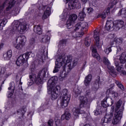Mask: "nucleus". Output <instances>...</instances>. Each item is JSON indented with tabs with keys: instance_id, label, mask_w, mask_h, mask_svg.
<instances>
[{
	"instance_id": "nucleus-5",
	"label": "nucleus",
	"mask_w": 126,
	"mask_h": 126,
	"mask_svg": "<svg viewBox=\"0 0 126 126\" xmlns=\"http://www.w3.org/2000/svg\"><path fill=\"white\" fill-rule=\"evenodd\" d=\"M61 94V105L62 108L67 107V105H68L70 100V95H69L68 91L66 89H63Z\"/></svg>"
},
{
	"instance_id": "nucleus-38",
	"label": "nucleus",
	"mask_w": 126,
	"mask_h": 126,
	"mask_svg": "<svg viewBox=\"0 0 126 126\" xmlns=\"http://www.w3.org/2000/svg\"><path fill=\"white\" fill-rule=\"evenodd\" d=\"M36 44V42L35 41V38H32L30 40V45L31 48H34L35 47V45Z\"/></svg>"
},
{
	"instance_id": "nucleus-57",
	"label": "nucleus",
	"mask_w": 126,
	"mask_h": 126,
	"mask_svg": "<svg viewBox=\"0 0 126 126\" xmlns=\"http://www.w3.org/2000/svg\"><path fill=\"white\" fill-rule=\"evenodd\" d=\"M110 92H111V89H109L106 91V94L109 95L110 94Z\"/></svg>"
},
{
	"instance_id": "nucleus-1",
	"label": "nucleus",
	"mask_w": 126,
	"mask_h": 126,
	"mask_svg": "<svg viewBox=\"0 0 126 126\" xmlns=\"http://www.w3.org/2000/svg\"><path fill=\"white\" fill-rule=\"evenodd\" d=\"M57 83H58V77L56 76L50 78L47 83L48 94H51L52 100H56L60 95L61 87L57 85Z\"/></svg>"
},
{
	"instance_id": "nucleus-7",
	"label": "nucleus",
	"mask_w": 126,
	"mask_h": 126,
	"mask_svg": "<svg viewBox=\"0 0 126 126\" xmlns=\"http://www.w3.org/2000/svg\"><path fill=\"white\" fill-rule=\"evenodd\" d=\"M64 1L66 2V3H68L69 9H74V8H80V3L78 1V0H64Z\"/></svg>"
},
{
	"instance_id": "nucleus-12",
	"label": "nucleus",
	"mask_w": 126,
	"mask_h": 126,
	"mask_svg": "<svg viewBox=\"0 0 126 126\" xmlns=\"http://www.w3.org/2000/svg\"><path fill=\"white\" fill-rule=\"evenodd\" d=\"M114 63L115 66H116V69L118 72H120V74H124L126 75V71L124 70V67H123V65H120V62H119L118 59H114Z\"/></svg>"
},
{
	"instance_id": "nucleus-16",
	"label": "nucleus",
	"mask_w": 126,
	"mask_h": 126,
	"mask_svg": "<svg viewBox=\"0 0 126 126\" xmlns=\"http://www.w3.org/2000/svg\"><path fill=\"white\" fill-rule=\"evenodd\" d=\"M113 119V114L110 113L109 114H106L104 118L101 120V125L102 126H106V124L110 123L112 119Z\"/></svg>"
},
{
	"instance_id": "nucleus-28",
	"label": "nucleus",
	"mask_w": 126,
	"mask_h": 126,
	"mask_svg": "<svg viewBox=\"0 0 126 126\" xmlns=\"http://www.w3.org/2000/svg\"><path fill=\"white\" fill-rule=\"evenodd\" d=\"M99 82H100V77H97L93 86V89L94 90V91L99 89Z\"/></svg>"
},
{
	"instance_id": "nucleus-37",
	"label": "nucleus",
	"mask_w": 126,
	"mask_h": 126,
	"mask_svg": "<svg viewBox=\"0 0 126 126\" xmlns=\"http://www.w3.org/2000/svg\"><path fill=\"white\" fill-rule=\"evenodd\" d=\"M101 113V107L100 106H97L96 109L94 111V115L95 116H98V115H100Z\"/></svg>"
},
{
	"instance_id": "nucleus-54",
	"label": "nucleus",
	"mask_w": 126,
	"mask_h": 126,
	"mask_svg": "<svg viewBox=\"0 0 126 126\" xmlns=\"http://www.w3.org/2000/svg\"><path fill=\"white\" fill-rule=\"evenodd\" d=\"M111 48H112V47H110L108 48V49H106L105 51H107L108 53H110V52H112Z\"/></svg>"
},
{
	"instance_id": "nucleus-21",
	"label": "nucleus",
	"mask_w": 126,
	"mask_h": 126,
	"mask_svg": "<svg viewBox=\"0 0 126 126\" xmlns=\"http://www.w3.org/2000/svg\"><path fill=\"white\" fill-rule=\"evenodd\" d=\"M12 57V51L11 50H9L7 52L3 55L4 61H9Z\"/></svg>"
},
{
	"instance_id": "nucleus-33",
	"label": "nucleus",
	"mask_w": 126,
	"mask_h": 126,
	"mask_svg": "<svg viewBox=\"0 0 126 126\" xmlns=\"http://www.w3.org/2000/svg\"><path fill=\"white\" fill-rule=\"evenodd\" d=\"M80 109H79V108H74L73 109V112L74 116H75V119H77V118H78V115L80 114Z\"/></svg>"
},
{
	"instance_id": "nucleus-40",
	"label": "nucleus",
	"mask_w": 126,
	"mask_h": 126,
	"mask_svg": "<svg viewBox=\"0 0 126 126\" xmlns=\"http://www.w3.org/2000/svg\"><path fill=\"white\" fill-rule=\"evenodd\" d=\"M91 43V39L88 37H86L85 41V45L87 47H89L90 46V43Z\"/></svg>"
},
{
	"instance_id": "nucleus-43",
	"label": "nucleus",
	"mask_w": 126,
	"mask_h": 126,
	"mask_svg": "<svg viewBox=\"0 0 126 126\" xmlns=\"http://www.w3.org/2000/svg\"><path fill=\"white\" fill-rule=\"evenodd\" d=\"M67 74H68V72H66L65 71H63L61 74V77L62 78H65L66 76H67Z\"/></svg>"
},
{
	"instance_id": "nucleus-48",
	"label": "nucleus",
	"mask_w": 126,
	"mask_h": 126,
	"mask_svg": "<svg viewBox=\"0 0 126 126\" xmlns=\"http://www.w3.org/2000/svg\"><path fill=\"white\" fill-rule=\"evenodd\" d=\"M87 10H88V13H89L90 14L92 13V12H93L94 10V9H93V8H92V7L87 8Z\"/></svg>"
},
{
	"instance_id": "nucleus-17",
	"label": "nucleus",
	"mask_w": 126,
	"mask_h": 126,
	"mask_svg": "<svg viewBox=\"0 0 126 126\" xmlns=\"http://www.w3.org/2000/svg\"><path fill=\"white\" fill-rule=\"evenodd\" d=\"M105 28L106 30H107V31H113V30H116L114 22H113V21H107L106 22Z\"/></svg>"
},
{
	"instance_id": "nucleus-2",
	"label": "nucleus",
	"mask_w": 126,
	"mask_h": 126,
	"mask_svg": "<svg viewBox=\"0 0 126 126\" xmlns=\"http://www.w3.org/2000/svg\"><path fill=\"white\" fill-rule=\"evenodd\" d=\"M122 104H123L122 100L118 101L116 104L115 112L112 120V124L113 125H117L123 118V112H124L125 107L124 105H122Z\"/></svg>"
},
{
	"instance_id": "nucleus-13",
	"label": "nucleus",
	"mask_w": 126,
	"mask_h": 126,
	"mask_svg": "<svg viewBox=\"0 0 126 126\" xmlns=\"http://www.w3.org/2000/svg\"><path fill=\"white\" fill-rule=\"evenodd\" d=\"M77 19V15L76 14L71 15L69 18V20L67 21V26L66 28L67 29H71V31L72 30V26L71 24L74 23V21Z\"/></svg>"
},
{
	"instance_id": "nucleus-52",
	"label": "nucleus",
	"mask_w": 126,
	"mask_h": 126,
	"mask_svg": "<svg viewBox=\"0 0 126 126\" xmlns=\"http://www.w3.org/2000/svg\"><path fill=\"white\" fill-rule=\"evenodd\" d=\"M48 125L49 126H53V120H50L48 122Z\"/></svg>"
},
{
	"instance_id": "nucleus-30",
	"label": "nucleus",
	"mask_w": 126,
	"mask_h": 126,
	"mask_svg": "<svg viewBox=\"0 0 126 126\" xmlns=\"http://www.w3.org/2000/svg\"><path fill=\"white\" fill-rule=\"evenodd\" d=\"M50 41V36L45 35H42L40 38V42L41 43H48Z\"/></svg>"
},
{
	"instance_id": "nucleus-27",
	"label": "nucleus",
	"mask_w": 126,
	"mask_h": 126,
	"mask_svg": "<svg viewBox=\"0 0 126 126\" xmlns=\"http://www.w3.org/2000/svg\"><path fill=\"white\" fill-rule=\"evenodd\" d=\"M92 79V75L91 74L88 75L84 80V84L85 86H88L89 85V83H90V81Z\"/></svg>"
},
{
	"instance_id": "nucleus-10",
	"label": "nucleus",
	"mask_w": 126,
	"mask_h": 126,
	"mask_svg": "<svg viewBox=\"0 0 126 126\" xmlns=\"http://www.w3.org/2000/svg\"><path fill=\"white\" fill-rule=\"evenodd\" d=\"M15 4V0H6L4 3L0 6V10H2L4 8V6L7 4L8 7L6 8V11L8 12Z\"/></svg>"
},
{
	"instance_id": "nucleus-9",
	"label": "nucleus",
	"mask_w": 126,
	"mask_h": 126,
	"mask_svg": "<svg viewBox=\"0 0 126 126\" xmlns=\"http://www.w3.org/2000/svg\"><path fill=\"white\" fill-rule=\"evenodd\" d=\"M71 61H72V57L70 56V55H68L65 57L60 56L57 59V61L62 63V65L64 67H65V66L67 64V63H71Z\"/></svg>"
},
{
	"instance_id": "nucleus-53",
	"label": "nucleus",
	"mask_w": 126,
	"mask_h": 126,
	"mask_svg": "<svg viewBox=\"0 0 126 126\" xmlns=\"http://www.w3.org/2000/svg\"><path fill=\"white\" fill-rule=\"evenodd\" d=\"M89 95H90V90L88 89L86 91V96H88Z\"/></svg>"
},
{
	"instance_id": "nucleus-45",
	"label": "nucleus",
	"mask_w": 126,
	"mask_h": 126,
	"mask_svg": "<svg viewBox=\"0 0 126 126\" xmlns=\"http://www.w3.org/2000/svg\"><path fill=\"white\" fill-rule=\"evenodd\" d=\"M110 72L111 73V75H114L115 76L117 75V72L115 71V68L114 67H111L110 68Z\"/></svg>"
},
{
	"instance_id": "nucleus-20",
	"label": "nucleus",
	"mask_w": 126,
	"mask_h": 126,
	"mask_svg": "<svg viewBox=\"0 0 126 126\" xmlns=\"http://www.w3.org/2000/svg\"><path fill=\"white\" fill-rule=\"evenodd\" d=\"M92 56L94 58H95L98 62H102V59L100 58V55L97 53V49L93 48L92 49Z\"/></svg>"
},
{
	"instance_id": "nucleus-25",
	"label": "nucleus",
	"mask_w": 126,
	"mask_h": 126,
	"mask_svg": "<svg viewBox=\"0 0 126 126\" xmlns=\"http://www.w3.org/2000/svg\"><path fill=\"white\" fill-rule=\"evenodd\" d=\"M57 62H55V67L53 70V73H56L59 71V69L63 65V63H61L60 62H58V59H57Z\"/></svg>"
},
{
	"instance_id": "nucleus-41",
	"label": "nucleus",
	"mask_w": 126,
	"mask_h": 126,
	"mask_svg": "<svg viewBox=\"0 0 126 126\" xmlns=\"http://www.w3.org/2000/svg\"><path fill=\"white\" fill-rule=\"evenodd\" d=\"M103 63H104L105 64H106L107 65H109V64H111L110 61H109L108 58H107V57H103Z\"/></svg>"
},
{
	"instance_id": "nucleus-60",
	"label": "nucleus",
	"mask_w": 126,
	"mask_h": 126,
	"mask_svg": "<svg viewBox=\"0 0 126 126\" xmlns=\"http://www.w3.org/2000/svg\"><path fill=\"white\" fill-rule=\"evenodd\" d=\"M114 86H115V84H112L110 85V87L111 88V89H112V88H113V87H114Z\"/></svg>"
},
{
	"instance_id": "nucleus-6",
	"label": "nucleus",
	"mask_w": 126,
	"mask_h": 126,
	"mask_svg": "<svg viewBox=\"0 0 126 126\" xmlns=\"http://www.w3.org/2000/svg\"><path fill=\"white\" fill-rule=\"evenodd\" d=\"M31 55H32V57H34V54L32 53V52H27L23 55H20L16 62L17 65L19 66L22 65L24 63H26Z\"/></svg>"
},
{
	"instance_id": "nucleus-26",
	"label": "nucleus",
	"mask_w": 126,
	"mask_h": 126,
	"mask_svg": "<svg viewBox=\"0 0 126 126\" xmlns=\"http://www.w3.org/2000/svg\"><path fill=\"white\" fill-rule=\"evenodd\" d=\"M33 31L38 35H41L42 34V28L40 25H37L34 26Z\"/></svg>"
},
{
	"instance_id": "nucleus-11",
	"label": "nucleus",
	"mask_w": 126,
	"mask_h": 126,
	"mask_svg": "<svg viewBox=\"0 0 126 126\" xmlns=\"http://www.w3.org/2000/svg\"><path fill=\"white\" fill-rule=\"evenodd\" d=\"M25 40H26V38L24 36H20L16 38V42L18 43L17 44H14V47L17 50H21L23 47V42Z\"/></svg>"
},
{
	"instance_id": "nucleus-14",
	"label": "nucleus",
	"mask_w": 126,
	"mask_h": 126,
	"mask_svg": "<svg viewBox=\"0 0 126 126\" xmlns=\"http://www.w3.org/2000/svg\"><path fill=\"white\" fill-rule=\"evenodd\" d=\"M113 103L114 101H113L112 98L106 96L101 102V105L103 108H107L109 107V106H112Z\"/></svg>"
},
{
	"instance_id": "nucleus-62",
	"label": "nucleus",
	"mask_w": 126,
	"mask_h": 126,
	"mask_svg": "<svg viewBox=\"0 0 126 126\" xmlns=\"http://www.w3.org/2000/svg\"><path fill=\"white\" fill-rule=\"evenodd\" d=\"M84 126H91L90 124H86Z\"/></svg>"
},
{
	"instance_id": "nucleus-18",
	"label": "nucleus",
	"mask_w": 126,
	"mask_h": 126,
	"mask_svg": "<svg viewBox=\"0 0 126 126\" xmlns=\"http://www.w3.org/2000/svg\"><path fill=\"white\" fill-rule=\"evenodd\" d=\"M114 22V27H115V30L118 31L120 30L121 28L124 27L125 22L123 20H118Z\"/></svg>"
},
{
	"instance_id": "nucleus-29",
	"label": "nucleus",
	"mask_w": 126,
	"mask_h": 126,
	"mask_svg": "<svg viewBox=\"0 0 126 126\" xmlns=\"http://www.w3.org/2000/svg\"><path fill=\"white\" fill-rule=\"evenodd\" d=\"M8 90H11V92L8 94V97L11 98V96L13 95V93H14V85L13 84L12 85L11 84H10Z\"/></svg>"
},
{
	"instance_id": "nucleus-51",
	"label": "nucleus",
	"mask_w": 126,
	"mask_h": 126,
	"mask_svg": "<svg viewBox=\"0 0 126 126\" xmlns=\"http://www.w3.org/2000/svg\"><path fill=\"white\" fill-rule=\"evenodd\" d=\"M80 114H84V116H85V117H86L87 116V114H86V113H85V111H84V110H80Z\"/></svg>"
},
{
	"instance_id": "nucleus-47",
	"label": "nucleus",
	"mask_w": 126,
	"mask_h": 126,
	"mask_svg": "<svg viewBox=\"0 0 126 126\" xmlns=\"http://www.w3.org/2000/svg\"><path fill=\"white\" fill-rule=\"evenodd\" d=\"M83 34H84L83 32H78L76 33V36L78 37H82L83 36Z\"/></svg>"
},
{
	"instance_id": "nucleus-39",
	"label": "nucleus",
	"mask_w": 126,
	"mask_h": 126,
	"mask_svg": "<svg viewBox=\"0 0 126 126\" xmlns=\"http://www.w3.org/2000/svg\"><path fill=\"white\" fill-rule=\"evenodd\" d=\"M79 29H81V30H82L81 28V25H80V23H78L75 26L74 29H73V31H78Z\"/></svg>"
},
{
	"instance_id": "nucleus-36",
	"label": "nucleus",
	"mask_w": 126,
	"mask_h": 126,
	"mask_svg": "<svg viewBox=\"0 0 126 126\" xmlns=\"http://www.w3.org/2000/svg\"><path fill=\"white\" fill-rule=\"evenodd\" d=\"M86 16V14L84 12L79 13V20L80 21H83L84 20V17Z\"/></svg>"
},
{
	"instance_id": "nucleus-35",
	"label": "nucleus",
	"mask_w": 126,
	"mask_h": 126,
	"mask_svg": "<svg viewBox=\"0 0 126 126\" xmlns=\"http://www.w3.org/2000/svg\"><path fill=\"white\" fill-rule=\"evenodd\" d=\"M115 83L122 91H125V87L122 84V83L120 82L119 81H116Z\"/></svg>"
},
{
	"instance_id": "nucleus-56",
	"label": "nucleus",
	"mask_w": 126,
	"mask_h": 126,
	"mask_svg": "<svg viewBox=\"0 0 126 126\" xmlns=\"http://www.w3.org/2000/svg\"><path fill=\"white\" fill-rule=\"evenodd\" d=\"M117 54H118V53H119V51H121V50L122 49V48H121L120 46H118L117 47Z\"/></svg>"
},
{
	"instance_id": "nucleus-46",
	"label": "nucleus",
	"mask_w": 126,
	"mask_h": 126,
	"mask_svg": "<svg viewBox=\"0 0 126 126\" xmlns=\"http://www.w3.org/2000/svg\"><path fill=\"white\" fill-rule=\"evenodd\" d=\"M55 125L56 126H62V121L60 120H57L55 121Z\"/></svg>"
},
{
	"instance_id": "nucleus-42",
	"label": "nucleus",
	"mask_w": 126,
	"mask_h": 126,
	"mask_svg": "<svg viewBox=\"0 0 126 126\" xmlns=\"http://www.w3.org/2000/svg\"><path fill=\"white\" fill-rule=\"evenodd\" d=\"M82 92V90L79 89V88H77L75 91V94L76 97H78L79 95H80Z\"/></svg>"
},
{
	"instance_id": "nucleus-8",
	"label": "nucleus",
	"mask_w": 126,
	"mask_h": 126,
	"mask_svg": "<svg viewBox=\"0 0 126 126\" xmlns=\"http://www.w3.org/2000/svg\"><path fill=\"white\" fill-rule=\"evenodd\" d=\"M115 3H117V0H115L113 1L112 3H110L108 7L107 8V9L104 12L101 13L99 14L97 16V18L100 17L101 18H102V19H105L106 17V15H109L110 14V8H113L114 7V5H115Z\"/></svg>"
},
{
	"instance_id": "nucleus-31",
	"label": "nucleus",
	"mask_w": 126,
	"mask_h": 126,
	"mask_svg": "<svg viewBox=\"0 0 126 126\" xmlns=\"http://www.w3.org/2000/svg\"><path fill=\"white\" fill-rule=\"evenodd\" d=\"M69 119H70V113L68 112H65L61 117V120H68Z\"/></svg>"
},
{
	"instance_id": "nucleus-19",
	"label": "nucleus",
	"mask_w": 126,
	"mask_h": 126,
	"mask_svg": "<svg viewBox=\"0 0 126 126\" xmlns=\"http://www.w3.org/2000/svg\"><path fill=\"white\" fill-rule=\"evenodd\" d=\"M80 107L81 108L87 107L88 105V98H87V97L80 96Z\"/></svg>"
},
{
	"instance_id": "nucleus-3",
	"label": "nucleus",
	"mask_w": 126,
	"mask_h": 126,
	"mask_svg": "<svg viewBox=\"0 0 126 126\" xmlns=\"http://www.w3.org/2000/svg\"><path fill=\"white\" fill-rule=\"evenodd\" d=\"M47 72V69L43 68L42 70L40 71L38 73V74L37 77H36V75L33 74L30 75V81L29 83H31V85L33 83L35 82L36 84H39L41 83L42 81L43 78L45 77L46 76V73Z\"/></svg>"
},
{
	"instance_id": "nucleus-63",
	"label": "nucleus",
	"mask_w": 126,
	"mask_h": 126,
	"mask_svg": "<svg viewBox=\"0 0 126 126\" xmlns=\"http://www.w3.org/2000/svg\"><path fill=\"white\" fill-rule=\"evenodd\" d=\"M104 52H105V53H106V54H109V53H108V51H106V49L104 50Z\"/></svg>"
},
{
	"instance_id": "nucleus-59",
	"label": "nucleus",
	"mask_w": 126,
	"mask_h": 126,
	"mask_svg": "<svg viewBox=\"0 0 126 126\" xmlns=\"http://www.w3.org/2000/svg\"><path fill=\"white\" fill-rule=\"evenodd\" d=\"M81 0L83 2V3H86V2L88 1V0Z\"/></svg>"
},
{
	"instance_id": "nucleus-44",
	"label": "nucleus",
	"mask_w": 126,
	"mask_h": 126,
	"mask_svg": "<svg viewBox=\"0 0 126 126\" xmlns=\"http://www.w3.org/2000/svg\"><path fill=\"white\" fill-rule=\"evenodd\" d=\"M114 41H115V42H116V43H117V44H119V45H121V44H122V43H123V38H115Z\"/></svg>"
},
{
	"instance_id": "nucleus-34",
	"label": "nucleus",
	"mask_w": 126,
	"mask_h": 126,
	"mask_svg": "<svg viewBox=\"0 0 126 126\" xmlns=\"http://www.w3.org/2000/svg\"><path fill=\"white\" fill-rule=\"evenodd\" d=\"M81 25V28H82V30H84V31H86V29L88 28L87 26H88V24L86 22L80 23Z\"/></svg>"
},
{
	"instance_id": "nucleus-61",
	"label": "nucleus",
	"mask_w": 126,
	"mask_h": 126,
	"mask_svg": "<svg viewBox=\"0 0 126 126\" xmlns=\"http://www.w3.org/2000/svg\"><path fill=\"white\" fill-rule=\"evenodd\" d=\"M3 44L1 43L0 45V49H1V48H3Z\"/></svg>"
},
{
	"instance_id": "nucleus-49",
	"label": "nucleus",
	"mask_w": 126,
	"mask_h": 126,
	"mask_svg": "<svg viewBox=\"0 0 126 126\" xmlns=\"http://www.w3.org/2000/svg\"><path fill=\"white\" fill-rule=\"evenodd\" d=\"M4 72H5V68L0 67V74H3Z\"/></svg>"
},
{
	"instance_id": "nucleus-22",
	"label": "nucleus",
	"mask_w": 126,
	"mask_h": 126,
	"mask_svg": "<svg viewBox=\"0 0 126 126\" xmlns=\"http://www.w3.org/2000/svg\"><path fill=\"white\" fill-rule=\"evenodd\" d=\"M51 15V7H47L42 15V19H46Z\"/></svg>"
},
{
	"instance_id": "nucleus-50",
	"label": "nucleus",
	"mask_w": 126,
	"mask_h": 126,
	"mask_svg": "<svg viewBox=\"0 0 126 126\" xmlns=\"http://www.w3.org/2000/svg\"><path fill=\"white\" fill-rule=\"evenodd\" d=\"M112 94L113 97H114V98H115V97H118V93L115 91H112Z\"/></svg>"
},
{
	"instance_id": "nucleus-32",
	"label": "nucleus",
	"mask_w": 126,
	"mask_h": 126,
	"mask_svg": "<svg viewBox=\"0 0 126 126\" xmlns=\"http://www.w3.org/2000/svg\"><path fill=\"white\" fill-rule=\"evenodd\" d=\"M118 15V16H122V17H126V8L120 10Z\"/></svg>"
},
{
	"instance_id": "nucleus-24",
	"label": "nucleus",
	"mask_w": 126,
	"mask_h": 126,
	"mask_svg": "<svg viewBox=\"0 0 126 126\" xmlns=\"http://www.w3.org/2000/svg\"><path fill=\"white\" fill-rule=\"evenodd\" d=\"M78 62V59L77 58H75L73 61L72 63H70L69 64L67 65V68L70 71L71 69H72L73 67L76 66V64H77V63Z\"/></svg>"
},
{
	"instance_id": "nucleus-58",
	"label": "nucleus",
	"mask_w": 126,
	"mask_h": 126,
	"mask_svg": "<svg viewBox=\"0 0 126 126\" xmlns=\"http://www.w3.org/2000/svg\"><path fill=\"white\" fill-rule=\"evenodd\" d=\"M61 43H62V44H65L66 43V40H65V39H63V40H61Z\"/></svg>"
},
{
	"instance_id": "nucleus-23",
	"label": "nucleus",
	"mask_w": 126,
	"mask_h": 126,
	"mask_svg": "<svg viewBox=\"0 0 126 126\" xmlns=\"http://www.w3.org/2000/svg\"><path fill=\"white\" fill-rule=\"evenodd\" d=\"M119 62H120V63L121 64H124V63H126V52H123V53L121 54V56H120Z\"/></svg>"
},
{
	"instance_id": "nucleus-64",
	"label": "nucleus",
	"mask_w": 126,
	"mask_h": 126,
	"mask_svg": "<svg viewBox=\"0 0 126 126\" xmlns=\"http://www.w3.org/2000/svg\"><path fill=\"white\" fill-rule=\"evenodd\" d=\"M19 112H20L19 111H17V113H19Z\"/></svg>"
},
{
	"instance_id": "nucleus-55",
	"label": "nucleus",
	"mask_w": 126,
	"mask_h": 126,
	"mask_svg": "<svg viewBox=\"0 0 126 126\" xmlns=\"http://www.w3.org/2000/svg\"><path fill=\"white\" fill-rule=\"evenodd\" d=\"M4 25H5V24H4V22L1 21L0 22V26H2V27H3Z\"/></svg>"
},
{
	"instance_id": "nucleus-4",
	"label": "nucleus",
	"mask_w": 126,
	"mask_h": 126,
	"mask_svg": "<svg viewBox=\"0 0 126 126\" xmlns=\"http://www.w3.org/2000/svg\"><path fill=\"white\" fill-rule=\"evenodd\" d=\"M28 25L26 22L20 23L18 21L15 22L12 31L13 34L15 33V31H19L20 34H24L27 31Z\"/></svg>"
},
{
	"instance_id": "nucleus-15",
	"label": "nucleus",
	"mask_w": 126,
	"mask_h": 126,
	"mask_svg": "<svg viewBox=\"0 0 126 126\" xmlns=\"http://www.w3.org/2000/svg\"><path fill=\"white\" fill-rule=\"evenodd\" d=\"M94 38L95 42V46L98 49L101 48V45H100V33L98 30L94 31Z\"/></svg>"
}]
</instances>
